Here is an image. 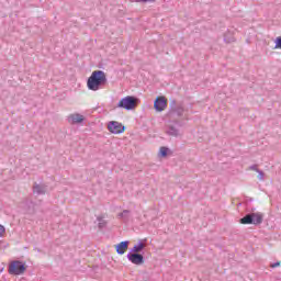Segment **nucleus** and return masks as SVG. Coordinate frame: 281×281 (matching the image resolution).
Instances as JSON below:
<instances>
[{"mask_svg":"<svg viewBox=\"0 0 281 281\" xmlns=\"http://www.w3.org/2000/svg\"><path fill=\"white\" fill-rule=\"evenodd\" d=\"M87 85L90 91H99L101 87L106 85V74L102 70H94L88 78Z\"/></svg>","mask_w":281,"mask_h":281,"instance_id":"f257e3e1","label":"nucleus"},{"mask_svg":"<svg viewBox=\"0 0 281 281\" xmlns=\"http://www.w3.org/2000/svg\"><path fill=\"white\" fill-rule=\"evenodd\" d=\"M262 221H265V214L257 212L246 214L239 220V223L241 225H262Z\"/></svg>","mask_w":281,"mask_h":281,"instance_id":"f03ea898","label":"nucleus"},{"mask_svg":"<svg viewBox=\"0 0 281 281\" xmlns=\"http://www.w3.org/2000/svg\"><path fill=\"white\" fill-rule=\"evenodd\" d=\"M26 269L27 267L25 263H23V261L13 260L10 262L8 271L10 276H23Z\"/></svg>","mask_w":281,"mask_h":281,"instance_id":"7ed1b4c3","label":"nucleus"},{"mask_svg":"<svg viewBox=\"0 0 281 281\" xmlns=\"http://www.w3.org/2000/svg\"><path fill=\"white\" fill-rule=\"evenodd\" d=\"M137 102H139V99L133 95H127L120 100L117 106L119 109H125V111H133V109L137 106Z\"/></svg>","mask_w":281,"mask_h":281,"instance_id":"20e7f679","label":"nucleus"},{"mask_svg":"<svg viewBox=\"0 0 281 281\" xmlns=\"http://www.w3.org/2000/svg\"><path fill=\"white\" fill-rule=\"evenodd\" d=\"M181 122L169 121L166 125V133L169 137H180L181 135Z\"/></svg>","mask_w":281,"mask_h":281,"instance_id":"39448f33","label":"nucleus"},{"mask_svg":"<svg viewBox=\"0 0 281 281\" xmlns=\"http://www.w3.org/2000/svg\"><path fill=\"white\" fill-rule=\"evenodd\" d=\"M108 130L110 131V133H113L114 135H120L121 133H124L126 127H124L120 122L112 121L108 124Z\"/></svg>","mask_w":281,"mask_h":281,"instance_id":"423d86ee","label":"nucleus"},{"mask_svg":"<svg viewBox=\"0 0 281 281\" xmlns=\"http://www.w3.org/2000/svg\"><path fill=\"white\" fill-rule=\"evenodd\" d=\"M127 260L132 262V265H144V255L139 252H128L127 254Z\"/></svg>","mask_w":281,"mask_h":281,"instance_id":"0eeeda50","label":"nucleus"},{"mask_svg":"<svg viewBox=\"0 0 281 281\" xmlns=\"http://www.w3.org/2000/svg\"><path fill=\"white\" fill-rule=\"evenodd\" d=\"M168 106V100L165 97H158L154 101V109L161 113V111L166 110Z\"/></svg>","mask_w":281,"mask_h":281,"instance_id":"6e6552de","label":"nucleus"},{"mask_svg":"<svg viewBox=\"0 0 281 281\" xmlns=\"http://www.w3.org/2000/svg\"><path fill=\"white\" fill-rule=\"evenodd\" d=\"M69 124H82L85 116L80 113H74L68 116Z\"/></svg>","mask_w":281,"mask_h":281,"instance_id":"1a4fd4ad","label":"nucleus"},{"mask_svg":"<svg viewBox=\"0 0 281 281\" xmlns=\"http://www.w3.org/2000/svg\"><path fill=\"white\" fill-rule=\"evenodd\" d=\"M170 109L173 113H176L178 115V117H182L183 116V105H178L177 106V101L172 100L170 102Z\"/></svg>","mask_w":281,"mask_h":281,"instance_id":"9d476101","label":"nucleus"},{"mask_svg":"<svg viewBox=\"0 0 281 281\" xmlns=\"http://www.w3.org/2000/svg\"><path fill=\"white\" fill-rule=\"evenodd\" d=\"M47 193V186L45 184H38V183H34L33 186V194H46Z\"/></svg>","mask_w":281,"mask_h":281,"instance_id":"9b49d317","label":"nucleus"},{"mask_svg":"<svg viewBox=\"0 0 281 281\" xmlns=\"http://www.w3.org/2000/svg\"><path fill=\"white\" fill-rule=\"evenodd\" d=\"M128 240L121 241L120 244H117L116 254H119V256H124V254H126V249H128Z\"/></svg>","mask_w":281,"mask_h":281,"instance_id":"f8f14e48","label":"nucleus"},{"mask_svg":"<svg viewBox=\"0 0 281 281\" xmlns=\"http://www.w3.org/2000/svg\"><path fill=\"white\" fill-rule=\"evenodd\" d=\"M146 245L139 240L134 247L131 249L130 254H140V251H144Z\"/></svg>","mask_w":281,"mask_h":281,"instance_id":"ddd939ff","label":"nucleus"},{"mask_svg":"<svg viewBox=\"0 0 281 281\" xmlns=\"http://www.w3.org/2000/svg\"><path fill=\"white\" fill-rule=\"evenodd\" d=\"M97 221L99 222L98 224L99 229H104V227H106V221H104V218L98 217Z\"/></svg>","mask_w":281,"mask_h":281,"instance_id":"4468645a","label":"nucleus"},{"mask_svg":"<svg viewBox=\"0 0 281 281\" xmlns=\"http://www.w3.org/2000/svg\"><path fill=\"white\" fill-rule=\"evenodd\" d=\"M160 157H168V147H160Z\"/></svg>","mask_w":281,"mask_h":281,"instance_id":"2eb2a0df","label":"nucleus"},{"mask_svg":"<svg viewBox=\"0 0 281 281\" xmlns=\"http://www.w3.org/2000/svg\"><path fill=\"white\" fill-rule=\"evenodd\" d=\"M128 214H130V211L128 210H124L122 213H119V217L120 218H127L128 217Z\"/></svg>","mask_w":281,"mask_h":281,"instance_id":"dca6fc26","label":"nucleus"},{"mask_svg":"<svg viewBox=\"0 0 281 281\" xmlns=\"http://www.w3.org/2000/svg\"><path fill=\"white\" fill-rule=\"evenodd\" d=\"M274 43H276L274 48L276 49H281V36L277 37Z\"/></svg>","mask_w":281,"mask_h":281,"instance_id":"f3484780","label":"nucleus"},{"mask_svg":"<svg viewBox=\"0 0 281 281\" xmlns=\"http://www.w3.org/2000/svg\"><path fill=\"white\" fill-rule=\"evenodd\" d=\"M258 172V179H259V181H265V172L262 171V170H260L259 169V171H257Z\"/></svg>","mask_w":281,"mask_h":281,"instance_id":"a211bd4d","label":"nucleus"},{"mask_svg":"<svg viewBox=\"0 0 281 281\" xmlns=\"http://www.w3.org/2000/svg\"><path fill=\"white\" fill-rule=\"evenodd\" d=\"M224 41H225V43H234L235 38H234V36L227 37V34H225L224 35Z\"/></svg>","mask_w":281,"mask_h":281,"instance_id":"6ab92c4d","label":"nucleus"},{"mask_svg":"<svg viewBox=\"0 0 281 281\" xmlns=\"http://www.w3.org/2000/svg\"><path fill=\"white\" fill-rule=\"evenodd\" d=\"M136 3H155V0H134Z\"/></svg>","mask_w":281,"mask_h":281,"instance_id":"aec40b11","label":"nucleus"},{"mask_svg":"<svg viewBox=\"0 0 281 281\" xmlns=\"http://www.w3.org/2000/svg\"><path fill=\"white\" fill-rule=\"evenodd\" d=\"M5 234V226L0 224V238Z\"/></svg>","mask_w":281,"mask_h":281,"instance_id":"412c9836","label":"nucleus"},{"mask_svg":"<svg viewBox=\"0 0 281 281\" xmlns=\"http://www.w3.org/2000/svg\"><path fill=\"white\" fill-rule=\"evenodd\" d=\"M250 170H254L255 172H259L260 169H258V165L250 166Z\"/></svg>","mask_w":281,"mask_h":281,"instance_id":"4be33fe9","label":"nucleus"},{"mask_svg":"<svg viewBox=\"0 0 281 281\" xmlns=\"http://www.w3.org/2000/svg\"><path fill=\"white\" fill-rule=\"evenodd\" d=\"M276 267H280V261H277L271 265V268L272 269H276Z\"/></svg>","mask_w":281,"mask_h":281,"instance_id":"5701e85b","label":"nucleus"},{"mask_svg":"<svg viewBox=\"0 0 281 281\" xmlns=\"http://www.w3.org/2000/svg\"><path fill=\"white\" fill-rule=\"evenodd\" d=\"M30 214H34V210H31V211H30Z\"/></svg>","mask_w":281,"mask_h":281,"instance_id":"b1692460","label":"nucleus"}]
</instances>
